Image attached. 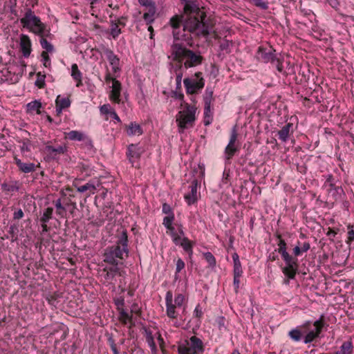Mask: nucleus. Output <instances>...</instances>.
<instances>
[{"label":"nucleus","mask_w":354,"mask_h":354,"mask_svg":"<svg viewBox=\"0 0 354 354\" xmlns=\"http://www.w3.org/2000/svg\"><path fill=\"white\" fill-rule=\"evenodd\" d=\"M187 14L183 21V30L189 32L192 37H207L214 26L212 19L207 18L205 12L195 6L187 3L184 7Z\"/></svg>","instance_id":"1"},{"label":"nucleus","mask_w":354,"mask_h":354,"mask_svg":"<svg viewBox=\"0 0 354 354\" xmlns=\"http://www.w3.org/2000/svg\"><path fill=\"white\" fill-rule=\"evenodd\" d=\"M20 22L24 28H28L30 31L41 37L40 44L46 52L53 51V46L44 38L50 34L49 30L46 29V25L30 9L27 10L24 17L20 19Z\"/></svg>","instance_id":"2"},{"label":"nucleus","mask_w":354,"mask_h":354,"mask_svg":"<svg viewBox=\"0 0 354 354\" xmlns=\"http://www.w3.org/2000/svg\"><path fill=\"white\" fill-rule=\"evenodd\" d=\"M173 60L178 61L182 64L185 59L184 66L185 68L195 67L202 64L203 57L199 52H194L185 47L182 44L174 43L171 47Z\"/></svg>","instance_id":"3"},{"label":"nucleus","mask_w":354,"mask_h":354,"mask_svg":"<svg viewBox=\"0 0 354 354\" xmlns=\"http://www.w3.org/2000/svg\"><path fill=\"white\" fill-rule=\"evenodd\" d=\"M279 243L278 244V252L281 254L286 266L283 268V272L290 279H294L298 270L297 259L290 255L286 251V243L283 239L281 238V235L278 236Z\"/></svg>","instance_id":"4"},{"label":"nucleus","mask_w":354,"mask_h":354,"mask_svg":"<svg viewBox=\"0 0 354 354\" xmlns=\"http://www.w3.org/2000/svg\"><path fill=\"white\" fill-rule=\"evenodd\" d=\"M185 109L178 113L176 122L178 127L182 129L192 127L195 121L196 107L187 103H185Z\"/></svg>","instance_id":"5"},{"label":"nucleus","mask_w":354,"mask_h":354,"mask_svg":"<svg viewBox=\"0 0 354 354\" xmlns=\"http://www.w3.org/2000/svg\"><path fill=\"white\" fill-rule=\"evenodd\" d=\"M203 350L202 340L196 336H192L187 342V346L179 348V353L180 354H198L202 353Z\"/></svg>","instance_id":"6"},{"label":"nucleus","mask_w":354,"mask_h":354,"mask_svg":"<svg viewBox=\"0 0 354 354\" xmlns=\"http://www.w3.org/2000/svg\"><path fill=\"white\" fill-rule=\"evenodd\" d=\"M196 79L185 78L183 81L187 93L194 94L204 87V79L202 77V73H195Z\"/></svg>","instance_id":"7"},{"label":"nucleus","mask_w":354,"mask_h":354,"mask_svg":"<svg viewBox=\"0 0 354 354\" xmlns=\"http://www.w3.org/2000/svg\"><path fill=\"white\" fill-rule=\"evenodd\" d=\"M127 234L126 232H123L122 233V236L118 241L116 245H113L109 249L113 252L114 257L119 258L120 259H123V254H125L126 256L128 255V248H127Z\"/></svg>","instance_id":"8"},{"label":"nucleus","mask_w":354,"mask_h":354,"mask_svg":"<svg viewBox=\"0 0 354 354\" xmlns=\"http://www.w3.org/2000/svg\"><path fill=\"white\" fill-rule=\"evenodd\" d=\"M20 48L25 57H28L31 53V41L28 35H21Z\"/></svg>","instance_id":"9"},{"label":"nucleus","mask_w":354,"mask_h":354,"mask_svg":"<svg viewBox=\"0 0 354 354\" xmlns=\"http://www.w3.org/2000/svg\"><path fill=\"white\" fill-rule=\"evenodd\" d=\"M198 182L196 179H194L190 185V193L185 195V199L188 205H192L197 201V187Z\"/></svg>","instance_id":"10"},{"label":"nucleus","mask_w":354,"mask_h":354,"mask_svg":"<svg viewBox=\"0 0 354 354\" xmlns=\"http://www.w3.org/2000/svg\"><path fill=\"white\" fill-rule=\"evenodd\" d=\"M272 51L274 50L270 49L268 51H266V50L264 48L259 47L258 50L259 59H261L265 63H274L276 60V57Z\"/></svg>","instance_id":"11"},{"label":"nucleus","mask_w":354,"mask_h":354,"mask_svg":"<svg viewBox=\"0 0 354 354\" xmlns=\"http://www.w3.org/2000/svg\"><path fill=\"white\" fill-rule=\"evenodd\" d=\"M174 220V215L171 214V215H169L165 216L163 219V225L170 231L171 235L173 236L174 242L176 244L178 243V240H180V236L176 235L174 227L172 226V223Z\"/></svg>","instance_id":"12"},{"label":"nucleus","mask_w":354,"mask_h":354,"mask_svg":"<svg viewBox=\"0 0 354 354\" xmlns=\"http://www.w3.org/2000/svg\"><path fill=\"white\" fill-rule=\"evenodd\" d=\"M121 83L116 79H113L112 90L110 94L111 99L116 103L120 102Z\"/></svg>","instance_id":"13"},{"label":"nucleus","mask_w":354,"mask_h":354,"mask_svg":"<svg viewBox=\"0 0 354 354\" xmlns=\"http://www.w3.org/2000/svg\"><path fill=\"white\" fill-rule=\"evenodd\" d=\"M142 152V149L136 145L131 144L128 147V152L127 154L129 161L133 164V160L139 159Z\"/></svg>","instance_id":"14"},{"label":"nucleus","mask_w":354,"mask_h":354,"mask_svg":"<svg viewBox=\"0 0 354 354\" xmlns=\"http://www.w3.org/2000/svg\"><path fill=\"white\" fill-rule=\"evenodd\" d=\"M167 315L170 318H176V306L172 304V294L168 291L166 295Z\"/></svg>","instance_id":"15"},{"label":"nucleus","mask_w":354,"mask_h":354,"mask_svg":"<svg viewBox=\"0 0 354 354\" xmlns=\"http://www.w3.org/2000/svg\"><path fill=\"white\" fill-rule=\"evenodd\" d=\"M100 185V183L98 180H91L86 184L80 186L77 188L79 192H84L86 191H89L91 194H94L96 189Z\"/></svg>","instance_id":"16"},{"label":"nucleus","mask_w":354,"mask_h":354,"mask_svg":"<svg viewBox=\"0 0 354 354\" xmlns=\"http://www.w3.org/2000/svg\"><path fill=\"white\" fill-rule=\"evenodd\" d=\"M105 55L110 64L113 66V71L115 73L118 71L120 70L118 67L120 60L117 55H115L112 50L109 49L105 50Z\"/></svg>","instance_id":"17"},{"label":"nucleus","mask_w":354,"mask_h":354,"mask_svg":"<svg viewBox=\"0 0 354 354\" xmlns=\"http://www.w3.org/2000/svg\"><path fill=\"white\" fill-rule=\"evenodd\" d=\"M15 161L19 170L24 173H30L35 170L34 163H24L17 157H15Z\"/></svg>","instance_id":"18"},{"label":"nucleus","mask_w":354,"mask_h":354,"mask_svg":"<svg viewBox=\"0 0 354 354\" xmlns=\"http://www.w3.org/2000/svg\"><path fill=\"white\" fill-rule=\"evenodd\" d=\"M103 271L106 272L104 278L107 280H112L114 279L117 274H121L120 272V268L118 265L113 264L109 267H106L103 269Z\"/></svg>","instance_id":"19"},{"label":"nucleus","mask_w":354,"mask_h":354,"mask_svg":"<svg viewBox=\"0 0 354 354\" xmlns=\"http://www.w3.org/2000/svg\"><path fill=\"white\" fill-rule=\"evenodd\" d=\"M182 22L183 17H180L178 15L172 17L170 19L169 24L171 26L174 28L173 35L175 39H179V35L178 32H176V29L180 27Z\"/></svg>","instance_id":"20"},{"label":"nucleus","mask_w":354,"mask_h":354,"mask_svg":"<svg viewBox=\"0 0 354 354\" xmlns=\"http://www.w3.org/2000/svg\"><path fill=\"white\" fill-rule=\"evenodd\" d=\"M127 133L129 136L142 135L143 131L140 124L136 122H131L127 127Z\"/></svg>","instance_id":"21"},{"label":"nucleus","mask_w":354,"mask_h":354,"mask_svg":"<svg viewBox=\"0 0 354 354\" xmlns=\"http://www.w3.org/2000/svg\"><path fill=\"white\" fill-rule=\"evenodd\" d=\"M71 76L77 82V87L82 85V73L79 70L77 64H73L71 66Z\"/></svg>","instance_id":"22"},{"label":"nucleus","mask_w":354,"mask_h":354,"mask_svg":"<svg viewBox=\"0 0 354 354\" xmlns=\"http://www.w3.org/2000/svg\"><path fill=\"white\" fill-rule=\"evenodd\" d=\"M292 127L293 124L292 123H288L278 131L279 138L282 142L287 141L290 135V129H292Z\"/></svg>","instance_id":"23"},{"label":"nucleus","mask_w":354,"mask_h":354,"mask_svg":"<svg viewBox=\"0 0 354 354\" xmlns=\"http://www.w3.org/2000/svg\"><path fill=\"white\" fill-rule=\"evenodd\" d=\"M45 150L51 156H56L57 154H64L66 151V146H58L54 147L51 145H47L45 147Z\"/></svg>","instance_id":"24"},{"label":"nucleus","mask_w":354,"mask_h":354,"mask_svg":"<svg viewBox=\"0 0 354 354\" xmlns=\"http://www.w3.org/2000/svg\"><path fill=\"white\" fill-rule=\"evenodd\" d=\"M353 344L351 341L344 342L340 347V349L336 351L334 354H352L353 353Z\"/></svg>","instance_id":"25"},{"label":"nucleus","mask_w":354,"mask_h":354,"mask_svg":"<svg viewBox=\"0 0 354 354\" xmlns=\"http://www.w3.org/2000/svg\"><path fill=\"white\" fill-rule=\"evenodd\" d=\"M66 138H68L71 140H84L87 137L82 132L78 131H71L66 133Z\"/></svg>","instance_id":"26"},{"label":"nucleus","mask_w":354,"mask_h":354,"mask_svg":"<svg viewBox=\"0 0 354 354\" xmlns=\"http://www.w3.org/2000/svg\"><path fill=\"white\" fill-rule=\"evenodd\" d=\"M232 259L234 261V274H236V275H241L243 271L238 254L234 253L232 254Z\"/></svg>","instance_id":"27"},{"label":"nucleus","mask_w":354,"mask_h":354,"mask_svg":"<svg viewBox=\"0 0 354 354\" xmlns=\"http://www.w3.org/2000/svg\"><path fill=\"white\" fill-rule=\"evenodd\" d=\"M156 12V8H149L148 11L143 15V18L147 24H150L155 20V14Z\"/></svg>","instance_id":"28"},{"label":"nucleus","mask_w":354,"mask_h":354,"mask_svg":"<svg viewBox=\"0 0 354 354\" xmlns=\"http://www.w3.org/2000/svg\"><path fill=\"white\" fill-rule=\"evenodd\" d=\"M41 107V103L39 101L35 100L31 102H29L27 104V111L28 112H33L36 111L37 114L41 113L40 109Z\"/></svg>","instance_id":"29"},{"label":"nucleus","mask_w":354,"mask_h":354,"mask_svg":"<svg viewBox=\"0 0 354 354\" xmlns=\"http://www.w3.org/2000/svg\"><path fill=\"white\" fill-rule=\"evenodd\" d=\"M183 64H178L174 68V72L176 75V88H180L181 87V80L183 75L182 72Z\"/></svg>","instance_id":"30"},{"label":"nucleus","mask_w":354,"mask_h":354,"mask_svg":"<svg viewBox=\"0 0 354 354\" xmlns=\"http://www.w3.org/2000/svg\"><path fill=\"white\" fill-rule=\"evenodd\" d=\"M104 261L108 263L111 265L116 264L118 265V261L116 260V257H114L113 252H111L109 248L106 250L104 254Z\"/></svg>","instance_id":"31"},{"label":"nucleus","mask_w":354,"mask_h":354,"mask_svg":"<svg viewBox=\"0 0 354 354\" xmlns=\"http://www.w3.org/2000/svg\"><path fill=\"white\" fill-rule=\"evenodd\" d=\"M55 105L60 106L61 109H66L70 106L71 100L68 97H61L60 95H58L55 100Z\"/></svg>","instance_id":"32"},{"label":"nucleus","mask_w":354,"mask_h":354,"mask_svg":"<svg viewBox=\"0 0 354 354\" xmlns=\"http://www.w3.org/2000/svg\"><path fill=\"white\" fill-rule=\"evenodd\" d=\"M3 191L7 192H13L19 190L17 182H12L10 183H4L1 185Z\"/></svg>","instance_id":"33"},{"label":"nucleus","mask_w":354,"mask_h":354,"mask_svg":"<svg viewBox=\"0 0 354 354\" xmlns=\"http://www.w3.org/2000/svg\"><path fill=\"white\" fill-rule=\"evenodd\" d=\"M238 151V147L235 144H228L225 149V153L226 155V159L230 160L232 158V156L235 154V153Z\"/></svg>","instance_id":"34"},{"label":"nucleus","mask_w":354,"mask_h":354,"mask_svg":"<svg viewBox=\"0 0 354 354\" xmlns=\"http://www.w3.org/2000/svg\"><path fill=\"white\" fill-rule=\"evenodd\" d=\"M178 244H180L186 252L192 253V245L187 238L184 237L182 240L180 239Z\"/></svg>","instance_id":"35"},{"label":"nucleus","mask_w":354,"mask_h":354,"mask_svg":"<svg viewBox=\"0 0 354 354\" xmlns=\"http://www.w3.org/2000/svg\"><path fill=\"white\" fill-rule=\"evenodd\" d=\"M53 203L57 209H56L57 214L59 215L61 217H64L66 214V209L64 206H62L61 199L59 198L57 201H54Z\"/></svg>","instance_id":"36"},{"label":"nucleus","mask_w":354,"mask_h":354,"mask_svg":"<svg viewBox=\"0 0 354 354\" xmlns=\"http://www.w3.org/2000/svg\"><path fill=\"white\" fill-rule=\"evenodd\" d=\"M53 212V207L46 208L44 210L42 216L40 218V221L41 223H48L49 221V220L52 218Z\"/></svg>","instance_id":"37"},{"label":"nucleus","mask_w":354,"mask_h":354,"mask_svg":"<svg viewBox=\"0 0 354 354\" xmlns=\"http://www.w3.org/2000/svg\"><path fill=\"white\" fill-rule=\"evenodd\" d=\"M313 325L315 327V332L320 334L324 326V316L323 315H321L319 319L314 322Z\"/></svg>","instance_id":"38"},{"label":"nucleus","mask_w":354,"mask_h":354,"mask_svg":"<svg viewBox=\"0 0 354 354\" xmlns=\"http://www.w3.org/2000/svg\"><path fill=\"white\" fill-rule=\"evenodd\" d=\"M119 319L123 324H127L128 322H131V317L122 308L120 312Z\"/></svg>","instance_id":"39"},{"label":"nucleus","mask_w":354,"mask_h":354,"mask_svg":"<svg viewBox=\"0 0 354 354\" xmlns=\"http://www.w3.org/2000/svg\"><path fill=\"white\" fill-rule=\"evenodd\" d=\"M249 1L263 10L268 8L267 0H249Z\"/></svg>","instance_id":"40"},{"label":"nucleus","mask_w":354,"mask_h":354,"mask_svg":"<svg viewBox=\"0 0 354 354\" xmlns=\"http://www.w3.org/2000/svg\"><path fill=\"white\" fill-rule=\"evenodd\" d=\"M204 257L209 266L214 267L216 266V259L211 252H207L204 253Z\"/></svg>","instance_id":"41"},{"label":"nucleus","mask_w":354,"mask_h":354,"mask_svg":"<svg viewBox=\"0 0 354 354\" xmlns=\"http://www.w3.org/2000/svg\"><path fill=\"white\" fill-rule=\"evenodd\" d=\"M213 100H214L213 91L209 90L208 88L206 89L204 97H203L204 103L205 104H211Z\"/></svg>","instance_id":"42"},{"label":"nucleus","mask_w":354,"mask_h":354,"mask_svg":"<svg viewBox=\"0 0 354 354\" xmlns=\"http://www.w3.org/2000/svg\"><path fill=\"white\" fill-rule=\"evenodd\" d=\"M319 334L313 330L310 331L305 337L304 343L308 344L312 342L316 337L319 336Z\"/></svg>","instance_id":"43"},{"label":"nucleus","mask_w":354,"mask_h":354,"mask_svg":"<svg viewBox=\"0 0 354 354\" xmlns=\"http://www.w3.org/2000/svg\"><path fill=\"white\" fill-rule=\"evenodd\" d=\"M290 337L295 341H299L301 337V333L300 330L297 329H293L289 332Z\"/></svg>","instance_id":"44"},{"label":"nucleus","mask_w":354,"mask_h":354,"mask_svg":"<svg viewBox=\"0 0 354 354\" xmlns=\"http://www.w3.org/2000/svg\"><path fill=\"white\" fill-rule=\"evenodd\" d=\"M139 3L149 8H156V4L152 0H138Z\"/></svg>","instance_id":"45"},{"label":"nucleus","mask_w":354,"mask_h":354,"mask_svg":"<svg viewBox=\"0 0 354 354\" xmlns=\"http://www.w3.org/2000/svg\"><path fill=\"white\" fill-rule=\"evenodd\" d=\"M121 32L120 29L118 28V24H113L111 28V34L113 38H115Z\"/></svg>","instance_id":"46"},{"label":"nucleus","mask_w":354,"mask_h":354,"mask_svg":"<svg viewBox=\"0 0 354 354\" xmlns=\"http://www.w3.org/2000/svg\"><path fill=\"white\" fill-rule=\"evenodd\" d=\"M20 142L21 143V145L20 147L21 152L24 153L26 151H30V143L28 140H23Z\"/></svg>","instance_id":"47"},{"label":"nucleus","mask_w":354,"mask_h":354,"mask_svg":"<svg viewBox=\"0 0 354 354\" xmlns=\"http://www.w3.org/2000/svg\"><path fill=\"white\" fill-rule=\"evenodd\" d=\"M237 137H238V133H237L236 127L234 126L232 130L230 139V142L228 144H230V145L232 144H235V142L237 140Z\"/></svg>","instance_id":"48"},{"label":"nucleus","mask_w":354,"mask_h":354,"mask_svg":"<svg viewBox=\"0 0 354 354\" xmlns=\"http://www.w3.org/2000/svg\"><path fill=\"white\" fill-rule=\"evenodd\" d=\"M185 300V297L182 294L178 295L174 299V304L176 306H181Z\"/></svg>","instance_id":"49"},{"label":"nucleus","mask_w":354,"mask_h":354,"mask_svg":"<svg viewBox=\"0 0 354 354\" xmlns=\"http://www.w3.org/2000/svg\"><path fill=\"white\" fill-rule=\"evenodd\" d=\"M348 242L354 241V225L348 226Z\"/></svg>","instance_id":"50"},{"label":"nucleus","mask_w":354,"mask_h":354,"mask_svg":"<svg viewBox=\"0 0 354 354\" xmlns=\"http://www.w3.org/2000/svg\"><path fill=\"white\" fill-rule=\"evenodd\" d=\"M232 46V42L228 40H224L220 44L221 50H227L230 46Z\"/></svg>","instance_id":"51"},{"label":"nucleus","mask_w":354,"mask_h":354,"mask_svg":"<svg viewBox=\"0 0 354 354\" xmlns=\"http://www.w3.org/2000/svg\"><path fill=\"white\" fill-rule=\"evenodd\" d=\"M16 230H17V227L13 225H11L10 227L8 232L10 234L12 241H14L17 240V236L15 234Z\"/></svg>","instance_id":"52"},{"label":"nucleus","mask_w":354,"mask_h":354,"mask_svg":"<svg viewBox=\"0 0 354 354\" xmlns=\"http://www.w3.org/2000/svg\"><path fill=\"white\" fill-rule=\"evenodd\" d=\"M184 268V261L181 259H178L176 262V272H180Z\"/></svg>","instance_id":"53"},{"label":"nucleus","mask_w":354,"mask_h":354,"mask_svg":"<svg viewBox=\"0 0 354 354\" xmlns=\"http://www.w3.org/2000/svg\"><path fill=\"white\" fill-rule=\"evenodd\" d=\"M162 212L169 215H171V214H173L170 205L167 203H164L162 205Z\"/></svg>","instance_id":"54"},{"label":"nucleus","mask_w":354,"mask_h":354,"mask_svg":"<svg viewBox=\"0 0 354 354\" xmlns=\"http://www.w3.org/2000/svg\"><path fill=\"white\" fill-rule=\"evenodd\" d=\"M48 52H46V51H43L41 53V57L43 58V60H44V65L45 67H47L48 66V64L47 63L49 62L50 60V57L48 56Z\"/></svg>","instance_id":"55"},{"label":"nucleus","mask_w":354,"mask_h":354,"mask_svg":"<svg viewBox=\"0 0 354 354\" xmlns=\"http://www.w3.org/2000/svg\"><path fill=\"white\" fill-rule=\"evenodd\" d=\"M24 216V212L22 209H19L15 211L13 214V218L15 220L21 219Z\"/></svg>","instance_id":"56"},{"label":"nucleus","mask_w":354,"mask_h":354,"mask_svg":"<svg viewBox=\"0 0 354 354\" xmlns=\"http://www.w3.org/2000/svg\"><path fill=\"white\" fill-rule=\"evenodd\" d=\"M38 75V78L35 82V84L39 87V88H43L44 86V77L45 76H42L41 78L39 77V74L37 75Z\"/></svg>","instance_id":"57"},{"label":"nucleus","mask_w":354,"mask_h":354,"mask_svg":"<svg viewBox=\"0 0 354 354\" xmlns=\"http://www.w3.org/2000/svg\"><path fill=\"white\" fill-rule=\"evenodd\" d=\"M115 304L117 306L118 308L120 310V308L124 306V301L122 297L118 298L115 299Z\"/></svg>","instance_id":"58"},{"label":"nucleus","mask_w":354,"mask_h":354,"mask_svg":"<svg viewBox=\"0 0 354 354\" xmlns=\"http://www.w3.org/2000/svg\"><path fill=\"white\" fill-rule=\"evenodd\" d=\"M100 111L103 113L110 114V106L109 104H104L101 106Z\"/></svg>","instance_id":"59"},{"label":"nucleus","mask_w":354,"mask_h":354,"mask_svg":"<svg viewBox=\"0 0 354 354\" xmlns=\"http://www.w3.org/2000/svg\"><path fill=\"white\" fill-rule=\"evenodd\" d=\"M310 248V243L308 242H305L302 245H300V248L302 252H307Z\"/></svg>","instance_id":"60"},{"label":"nucleus","mask_w":354,"mask_h":354,"mask_svg":"<svg viewBox=\"0 0 354 354\" xmlns=\"http://www.w3.org/2000/svg\"><path fill=\"white\" fill-rule=\"evenodd\" d=\"M211 112V104H205L204 114L205 117L209 116Z\"/></svg>","instance_id":"61"},{"label":"nucleus","mask_w":354,"mask_h":354,"mask_svg":"<svg viewBox=\"0 0 354 354\" xmlns=\"http://www.w3.org/2000/svg\"><path fill=\"white\" fill-rule=\"evenodd\" d=\"M194 313H195V316L197 317V318H201L203 315V311L199 307V305H198L195 310H194Z\"/></svg>","instance_id":"62"},{"label":"nucleus","mask_w":354,"mask_h":354,"mask_svg":"<svg viewBox=\"0 0 354 354\" xmlns=\"http://www.w3.org/2000/svg\"><path fill=\"white\" fill-rule=\"evenodd\" d=\"M274 64L276 65L278 71L281 73L283 71V65L281 61L276 58L275 62Z\"/></svg>","instance_id":"63"},{"label":"nucleus","mask_w":354,"mask_h":354,"mask_svg":"<svg viewBox=\"0 0 354 354\" xmlns=\"http://www.w3.org/2000/svg\"><path fill=\"white\" fill-rule=\"evenodd\" d=\"M301 250L300 248V243H298V245H296L293 249V254L296 257L299 256L301 253Z\"/></svg>","instance_id":"64"}]
</instances>
